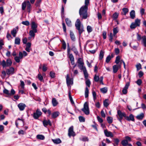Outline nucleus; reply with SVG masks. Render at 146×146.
<instances>
[{
	"label": "nucleus",
	"instance_id": "obj_1",
	"mask_svg": "<svg viewBox=\"0 0 146 146\" xmlns=\"http://www.w3.org/2000/svg\"><path fill=\"white\" fill-rule=\"evenodd\" d=\"M89 3V0H85V5L82 6L80 9L79 14L83 19H86L88 17V6Z\"/></svg>",
	"mask_w": 146,
	"mask_h": 146
},
{
	"label": "nucleus",
	"instance_id": "obj_2",
	"mask_svg": "<svg viewBox=\"0 0 146 146\" xmlns=\"http://www.w3.org/2000/svg\"><path fill=\"white\" fill-rule=\"evenodd\" d=\"M75 26L76 29L78 31L79 35H81L84 31L83 25L81 24L79 19H78L76 20L75 23Z\"/></svg>",
	"mask_w": 146,
	"mask_h": 146
},
{
	"label": "nucleus",
	"instance_id": "obj_3",
	"mask_svg": "<svg viewBox=\"0 0 146 146\" xmlns=\"http://www.w3.org/2000/svg\"><path fill=\"white\" fill-rule=\"evenodd\" d=\"M12 63V61L10 58L7 59L6 61L4 60H3L2 61H0V65H2L3 68L6 67L10 66Z\"/></svg>",
	"mask_w": 146,
	"mask_h": 146
},
{
	"label": "nucleus",
	"instance_id": "obj_4",
	"mask_svg": "<svg viewBox=\"0 0 146 146\" xmlns=\"http://www.w3.org/2000/svg\"><path fill=\"white\" fill-rule=\"evenodd\" d=\"M27 55V52L24 51L23 52H20L19 53V56H15L14 58L15 61L19 63L20 61V59H22L23 58V56H25Z\"/></svg>",
	"mask_w": 146,
	"mask_h": 146
},
{
	"label": "nucleus",
	"instance_id": "obj_5",
	"mask_svg": "<svg viewBox=\"0 0 146 146\" xmlns=\"http://www.w3.org/2000/svg\"><path fill=\"white\" fill-rule=\"evenodd\" d=\"M131 141V138L128 136L125 137V139L123 140L121 142V144L123 146H126L129 144L128 142H130Z\"/></svg>",
	"mask_w": 146,
	"mask_h": 146
},
{
	"label": "nucleus",
	"instance_id": "obj_6",
	"mask_svg": "<svg viewBox=\"0 0 146 146\" xmlns=\"http://www.w3.org/2000/svg\"><path fill=\"white\" fill-rule=\"evenodd\" d=\"M82 110L86 115H88L89 114L90 111L88 102H85L84 104V108L82 109Z\"/></svg>",
	"mask_w": 146,
	"mask_h": 146
},
{
	"label": "nucleus",
	"instance_id": "obj_7",
	"mask_svg": "<svg viewBox=\"0 0 146 146\" xmlns=\"http://www.w3.org/2000/svg\"><path fill=\"white\" fill-rule=\"evenodd\" d=\"M42 113L40 110L37 109L36 112L33 113V116L34 119H37L41 115Z\"/></svg>",
	"mask_w": 146,
	"mask_h": 146
},
{
	"label": "nucleus",
	"instance_id": "obj_8",
	"mask_svg": "<svg viewBox=\"0 0 146 146\" xmlns=\"http://www.w3.org/2000/svg\"><path fill=\"white\" fill-rule=\"evenodd\" d=\"M31 26L32 30H34L35 32H37V28L38 27L37 23L34 21H32L31 24Z\"/></svg>",
	"mask_w": 146,
	"mask_h": 146
},
{
	"label": "nucleus",
	"instance_id": "obj_9",
	"mask_svg": "<svg viewBox=\"0 0 146 146\" xmlns=\"http://www.w3.org/2000/svg\"><path fill=\"white\" fill-rule=\"evenodd\" d=\"M6 73L8 75H12L15 73V69L13 67L7 68L6 70Z\"/></svg>",
	"mask_w": 146,
	"mask_h": 146
},
{
	"label": "nucleus",
	"instance_id": "obj_10",
	"mask_svg": "<svg viewBox=\"0 0 146 146\" xmlns=\"http://www.w3.org/2000/svg\"><path fill=\"white\" fill-rule=\"evenodd\" d=\"M77 62L78 63V66L82 70L84 68H85V67H84L83 65L84 63L83 62L82 59L81 58H79L78 59Z\"/></svg>",
	"mask_w": 146,
	"mask_h": 146
},
{
	"label": "nucleus",
	"instance_id": "obj_11",
	"mask_svg": "<svg viewBox=\"0 0 146 146\" xmlns=\"http://www.w3.org/2000/svg\"><path fill=\"white\" fill-rule=\"evenodd\" d=\"M66 83L67 86H68L70 85L73 84V79L70 78L68 74H67L66 78Z\"/></svg>",
	"mask_w": 146,
	"mask_h": 146
},
{
	"label": "nucleus",
	"instance_id": "obj_12",
	"mask_svg": "<svg viewBox=\"0 0 146 146\" xmlns=\"http://www.w3.org/2000/svg\"><path fill=\"white\" fill-rule=\"evenodd\" d=\"M130 83L129 82H127L124 87L122 90V92L123 94H125L127 93V89L129 86Z\"/></svg>",
	"mask_w": 146,
	"mask_h": 146
},
{
	"label": "nucleus",
	"instance_id": "obj_13",
	"mask_svg": "<svg viewBox=\"0 0 146 146\" xmlns=\"http://www.w3.org/2000/svg\"><path fill=\"white\" fill-rule=\"evenodd\" d=\"M68 135L69 137L75 136V134L73 131V126H71L69 128L68 130Z\"/></svg>",
	"mask_w": 146,
	"mask_h": 146
},
{
	"label": "nucleus",
	"instance_id": "obj_14",
	"mask_svg": "<svg viewBox=\"0 0 146 146\" xmlns=\"http://www.w3.org/2000/svg\"><path fill=\"white\" fill-rule=\"evenodd\" d=\"M18 27H16L15 28H14L11 31V33L14 37L16 36V34L18 31Z\"/></svg>",
	"mask_w": 146,
	"mask_h": 146
},
{
	"label": "nucleus",
	"instance_id": "obj_15",
	"mask_svg": "<svg viewBox=\"0 0 146 146\" xmlns=\"http://www.w3.org/2000/svg\"><path fill=\"white\" fill-rule=\"evenodd\" d=\"M104 133L106 137H112L113 136L112 133L110 131H108L107 129L104 130Z\"/></svg>",
	"mask_w": 146,
	"mask_h": 146
},
{
	"label": "nucleus",
	"instance_id": "obj_16",
	"mask_svg": "<svg viewBox=\"0 0 146 146\" xmlns=\"http://www.w3.org/2000/svg\"><path fill=\"white\" fill-rule=\"evenodd\" d=\"M18 106L20 111H23L26 107V105L24 104L20 103L18 104Z\"/></svg>",
	"mask_w": 146,
	"mask_h": 146
},
{
	"label": "nucleus",
	"instance_id": "obj_17",
	"mask_svg": "<svg viewBox=\"0 0 146 146\" xmlns=\"http://www.w3.org/2000/svg\"><path fill=\"white\" fill-rule=\"evenodd\" d=\"M31 43L28 42L26 44V48H25V50L28 52H30V50L31 49Z\"/></svg>",
	"mask_w": 146,
	"mask_h": 146
},
{
	"label": "nucleus",
	"instance_id": "obj_18",
	"mask_svg": "<svg viewBox=\"0 0 146 146\" xmlns=\"http://www.w3.org/2000/svg\"><path fill=\"white\" fill-rule=\"evenodd\" d=\"M126 117V115L124 112H121L119 110V118L122 119L123 117Z\"/></svg>",
	"mask_w": 146,
	"mask_h": 146
},
{
	"label": "nucleus",
	"instance_id": "obj_19",
	"mask_svg": "<svg viewBox=\"0 0 146 146\" xmlns=\"http://www.w3.org/2000/svg\"><path fill=\"white\" fill-rule=\"evenodd\" d=\"M142 43L145 47H146V36H143L142 37Z\"/></svg>",
	"mask_w": 146,
	"mask_h": 146
},
{
	"label": "nucleus",
	"instance_id": "obj_20",
	"mask_svg": "<svg viewBox=\"0 0 146 146\" xmlns=\"http://www.w3.org/2000/svg\"><path fill=\"white\" fill-rule=\"evenodd\" d=\"M37 32H35L33 30H30L29 32V35L32 38H33L34 39V38L35 34V33H36Z\"/></svg>",
	"mask_w": 146,
	"mask_h": 146
},
{
	"label": "nucleus",
	"instance_id": "obj_21",
	"mask_svg": "<svg viewBox=\"0 0 146 146\" xmlns=\"http://www.w3.org/2000/svg\"><path fill=\"white\" fill-rule=\"evenodd\" d=\"M60 114V113L57 111L53 112L52 114V118H55L57 117Z\"/></svg>",
	"mask_w": 146,
	"mask_h": 146
},
{
	"label": "nucleus",
	"instance_id": "obj_22",
	"mask_svg": "<svg viewBox=\"0 0 146 146\" xmlns=\"http://www.w3.org/2000/svg\"><path fill=\"white\" fill-rule=\"evenodd\" d=\"M126 119L127 120L129 121L131 120L134 121L135 120L133 115L131 114H130L129 116L126 117Z\"/></svg>",
	"mask_w": 146,
	"mask_h": 146
},
{
	"label": "nucleus",
	"instance_id": "obj_23",
	"mask_svg": "<svg viewBox=\"0 0 146 146\" xmlns=\"http://www.w3.org/2000/svg\"><path fill=\"white\" fill-rule=\"evenodd\" d=\"M144 114L143 113H141L137 115L136 117V118L139 120H141L144 117Z\"/></svg>",
	"mask_w": 146,
	"mask_h": 146
},
{
	"label": "nucleus",
	"instance_id": "obj_24",
	"mask_svg": "<svg viewBox=\"0 0 146 146\" xmlns=\"http://www.w3.org/2000/svg\"><path fill=\"white\" fill-rule=\"evenodd\" d=\"M43 123L45 127H46L48 124L50 126L52 125L51 123L49 120L48 121H47L46 120H44L43 122Z\"/></svg>",
	"mask_w": 146,
	"mask_h": 146
},
{
	"label": "nucleus",
	"instance_id": "obj_25",
	"mask_svg": "<svg viewBox=\"0 0 146 146\" xmlns=\"http://www.w3.org/2000/svg\"><path fill=\"white\" fill-rule=\"evenodd\" d=\"M27 11L28 12L30 13L31 9V5L30 3V2L29 1H27Z\"/></svg>",
	"mask_w": 146,
	"mask_h": 146
},
{
	"label": "nucleus",
	"instance_id": "obj_26",
	"mask_svg": "<svg viewBox=\"0 0 146 146\" xmlns=\"http://www.w3.org/2000/svg\"><path fill=\"white\" fill-rule=\"evenodd\" d=\"M27 1H24L22 4V9L23 10H25L26 6H27Z\"/></svg>",
	"mask_w": 146,
	"mask_h": 146
},
{
	"label": "nucleus",
	"instance_id": "obj_27",
	"mask_svg": "<svg viewBox=\"0 0 146 146\" xmlns=\"http://www.w3.org/2000/svg\"><path fill=\"white\" fill-rule=\"evenodd\" d=\"M122 11V12H121V14L125 15L128 12L129 9L127 8H123Z\"/></svg>",
	"mask_w": 146,
	"mask_h": 146
},
{
	"label": "nucleus",
	"instance_id": "obj_28",
	"mask_svg": "<svg viewBox=\"0 0 146 146\" xmlns=\"http://www.w3.org/2000/svg\"><path fill=\"white\" fill-rule=\"evenodd\" d=\"M69 57L71 61L72 64H74V58L73 55L72 54H69Z\"/></svg>",
	"mask_w": 146,
	"mask_h": 146
},
{
	"label": "nucleus",
	"instance_id": "obj_29",
	"mask_svg": "<svg viewBox=\"0 0 146 146\" xmlns=\"http://www.w3.org/2000/svg\"><path fill=\"white\" fill-rule=\"evenodd\" d=\"M130 17L132 19H134L135 17V12L134 10H132L130 13Z\"/></svg>",
	"mask_w": 146,
	"mask_h": 146
},
{
	"label": "nucleus",
	"instance_id": "obj_30",
	"mask_svg": "<svg viewBox=\"0 0 146 146\" xmlns=\"http://www.w3.org/2000/svg\"><path fill=\"white\" fill-rule=\"evenodd\" d=\"M122 64L123 65L124 68H125V64L123 60L120 59L119 56V69Z\"/></svg>",
	"mask_w": 146,
	"mask_h": 146
},
{
	"label": "nucleus",
	"instance_id": "obj_31",
	"mask_svg": "<svg viewBox=\"0 0 146 146\" xmlns=\"http://www.w3.org/2000/svg\"><path fill=\"white\" fill-rule=\"evenodd\" d=\"M82 70L84 72V76L86 79H87L88 76V74L87 72V70L85 68H84L83 69H82Z\"/></svg>",
	"mask_w": 146,
	"mask_h": 146
},
{
	"label": "nucleus",
	"instance_id": "obj_32",
	"mask_svg": "<svg viewBox=\"0 0 146 146\" xmlns=\"http://www.w3.org/2000/svg\"><path fill=\"white\" fill-rule=\"evenodd\" d=\"M52 103L54 106H56L58 104V102L56 99L54 98L52 99Z\"/></svg>",
	"mask_w": 146,
	"mask_h": 146
},
{
	"label": "nucleus",
	"instance_id": "obj_33",
	"mask_svg": "<svg viewBox=\"0 0 146 146\" xmlns=\"http://www.w3.org/2000/svg\"><path fill=\"white\" fill-rule=\"evenodd\" d=\"M52 141L54 143L56 144L60 143L61 142V141L59 138L55 139H52Z\"/></svg>",
	"mask_w": 146,
	"mask_h": 146
},
{
	"label": "nucleus",
	"instance_id": "obj_34",
	"mask_svg": "<svg viewBox=\"0 0 146 146\" xmlns=\"http://www.w3.org/2000/svg\"><path fill=\"white\" fill-rule=\"evenodd\" d=\"M113 72L114 73H116L118 69V66L117 65H114L113 67Z\"/></svg>",
	"mask_w": 146,
	"mask_h": 146
},
{
	"label": "nucleus",
	"instance_id": "obj_35",
	"mask_svg": "<svg viewBox=\"0 0 146 146\" xmlns=\"http://www.w3.org/2000/svg\"><path fill=\"white\" fill-rule=\"evenodd\" d=\"M101 92L103 94L106 93L108 91V88L106 87H105L100 89Z\"/></svg>",
	"mask_w": 146,
	"mask_h": 146
},
{
	"label": "nucleus",
	"instance_id": "obj_36",
	"mask_svg": "<svg viewBox=\"0 0 146 146\" xmlns=\"http://www.w3.org/2000/svg\"><path fill=\"white\" fill-rule=\"evenodd\" d=\"M20 42V39L18 37H16L15 38V44H19Z\"/></svg>",
	"mask_w": 146,
	"mask_h": 146
},
{
	"label": "nucleus",
	"instance_id": "obj_37",
	"mask_svg": "<svg viewBox=\"0 0 146 146\" xmlns=\"http://www.w3.org/2000/svg\"><path fill=\"white\" fill-rule=\"evenodd\" d=\"M70 36L71 39L73 41H74L75 40L74 35L73 33L71 31L70 32Z\"/></svg>",
	"mask_w": 146,
	"mask_h": 146
},
{
	"label": "nucleus",
	"instance_id": "obj_38",
	"mask_svg": "<svg viewBox=\"0 0 146 146\" xmlns=\"http://www.w3.org/2000/svg\"><path fill=\"white\" fill-rule=\"evenodd\" d=\"M140 20L138 19H135V22H134L137 26H139L140 24Z\"/></svg>",
	"mask_w": 146,
	"mask_h": 146
},
{
	"label": "nucleus",
	"instance_id": "obj_39",
	"mask_svg": "<svg viewBox=\"0 0 146 146\" xmlns=\"http://www.w3.org/2000/svg\"><path fill=\"white\" fill-rule=\"evenodd\" d=\"M66 24L69 27L71 26V21L68 18L66 19Z\"/></svg>",
	"mask_w": 146,
	"mask_h": 146
},
{
	"label": "nucleus",
	"instance_id": "obj_40",
	"mask_svg": "<svg viewBox=\"0 0 146 146\" xmlns=\"http://www.w3.org/2000/svg\"><path fill=\"white\" fill-rule=\"evenodd\" d=\"M38 78L40 81L42 82L44 81L43 77L39 73L38 74Z\"/></svg>",
	"mask_w": 146,
	"mask_h": 146
},
{
	"label": "nucleus",
	"instance_id": "obj_41",
	"mask_svg": "<svg viewBox=\"0 0 146 146\" xmlns=\"http://www.w3.org/2000/svg\"><path fill=\"white\" fill-rule=\"evenodd\" d=\"M37 139L40 140H43L44 139V136L42 135H38L36 136Z\"/></svg>",
	"mask_w": 146,
	"mask_h": 146
},
{
	"label": "nucleus",
	"instance_id": "obj_42",
	"mask_svg": "<svg viewBox=\"0 0 146 146\" xmlns=\"http://www.w3.org/2000/svg\"><path fill=\"white\" fill-rule=\"evenodd\" d=\"M89 90L88 88L86 87L85 92V97L86 98H87L88 96Z\"/></svg>",
	"mask_w": 146,
	"mask_h": 146
},
{
	"label": "nucleus",
	"instance_id": "obj_43",
	"mask_svg": "<svg viewBox=\"0 0 146 146\" xmlns=\"http://www.w3.org/2000/svg\"><path fill=\"white\" fill-rule=\"evenodd\" d=\"M108 99H106L104 102V106L105 107H107L109 105V104H108Z\"/></svg>",
	"mask_w": 146,
	"mask_h": 146
},
{
	"label": "nucleus",
	"instance_id": "obj_44",
	"mask_svg": "<svg viewBox=\"0 0 146 146\" xmlns=\"http://www.w3.org/2000/svg\"><path fill=\"white\" fill-rule=\"evenodd\" d=\"M87 30L88 33H90L92 31V27L89 25H88L87 26Z\"/></svg>",
	"mask_w": 146,
	"mask_h": 146
},
{
	"label": "nucleus",
	"instance_id": "obj_45",
	"mask_svg": "<svg viewBox=\"0 0 146 146\" xmlns=\"http://www.w3.org/2000/svg\"><path fill=\"white\" fill-rule=\"evenodd\" d=\"M113 58V56L111 57L110 56H108L106 59V62L107 63H108L111 59V58Z\"/></svg>",
	"mask_w": 146,
	"mask_h": 146
},
{
	"label": "nucleus",
	"instance_id": "obj_46",
	"mask_svg": "<svg viewBox=\"0 0 146 146\" xmlns=\"http://www.w3.org/2000/svg\"><path fill=\"white\" fill-rule=\"evenodd\" d=\"M137 25H136L134 23V22H133L131 23V24L130 26V27L131 29H135L137 27Z\"/></svg>",
	"mask_w": 146,
	"mask_h": 146
},
{
	"label": "nucleus",
	"instance_id": "obj_47",
	"mask_svg": "<svg viewBox=\"0 0 146 146\" xmlns=\"http://www.w3.org/2000/svg\"><path fill=\"white\" fill-rule=\"evenodd\" d=\"M104 55V52L102 50L100 51V53L99 58L100 60H102L103 58Z\"/></svg>",
	"mask_w": 146,
	"mask_h": 146
},
{
	"label": "nucleus",
	"instance_id": "obj_48",
	"mask_svg": "<svg viewBox=\"0 0 146 146\" xmlns=\"http://www.w3.org/2000/svg\"><path fill=\"white\" fill-rule=\"evenodd\" d=\"M113 36H115V35L118 32V27H116L115 28H114L113 29Z\"/></svg>",
	"mask_w": 146,
	"mask_h": 146
},
{
	"label": "nucleus",
	"instance_id": "obj_49",
	"mask_svg": "<svg viewBox=\"0 0 146 146\" xmlns=\"http://www.w3.org/2000/svg\"><path fill=\"white\" fill-rule=\"evenodd\" d=\"M107 120L108 123H110L112 122V118L111 117H108L107 118Z\"/></svg>",
	"mask_w": 146,
	"mask_h": 146
},
{
	"label": "nucleus",
	"instance_id": "obj_50",
	"mask_svg": "<svg viewBox=\"0 0 146 146\" xmlns=\"http://www.w3.org/2000/svg\"><path fill=\"white\" fill-rule=\"evenodd\" d=\"M55 73L51 71L50 72V76L52 78H54L55 77Z\"/></svg>",
	"mask_w": 146,
	"mask_h": 146
},
{
	"label": "nucleus",
	"instance_id": "obj_51",
	"mask_svg": "<svg viewBox=\"0 0 146 146\" xmlns=\"http://www.w3.org/2000/svg\"><path fill=\"white\" fill-rule=\"evenodd\" d=\"M79 121L80 122H84L85 121V118L82 116H80L79 117Z\"/></svg>",
	"mask_w": 146,
	"mask_h": 146
},
{
	"label": "nucleus",
	"instance_id": "obj_52",
	"mask_svg": "<svg viewBox=\"0 0 146 146\" xmlns=\"http://www.w3.org/2000/svg\"><path fill=\"white\" fill-rule=\"evenodd\" d=\"M72 50L74 52L76 55L78 54V52L75 47H73L72 49Z\"/></svg>",
	"mask_w": 146,
	"mask_h": 146
},
{
	"label": "nucleus",
	"instance_id": "obj_53",
	"mask_svg": "<svg viewBox=\"0 0 146 146\" xmlns=\"http://www.w3.org/2000/svg\"><path fill=\"white\" fill-rule=\"evenodd\" d=\"M47 65L46 64H43V66L42 68V70L44 71L45 72L47 69V68L46 67Z\"/></svg>",
	"mask_w": 146,
	"mask_h": 146
},
{
	"label": "nucleus",
	"instance_id": "obj_54",
	"mask_svg": "<svg viewBox=\"0 0 146 146\" xmlns=\"http://www.w3.org/2000/svg\"><path fill=\"white\" fill-rule=\"evenodd\" d=\"M22 23L25 25L28 26L30 25V23L28 21H23Z\"/></svg>",
	"mask_w": 146,
	"mask_h": 146
},
{
	"label": "nucleus",
	"instance_id": "obj_55",
	"mask_svg": "<svg viewBox=\"0 0 146 146\" xmlns=\"http://www.w3.org/2000/svg\"><path fill=\"white\" fill-rule=\"evenodd\" d=\"M118 17V15L117 13H115L113 15V19L116 20Z\"/></svg>",
	"mask_w": 146,
	"mask_h": 146
},
{
	"label": "nucleus",
	"instance_id": "obj_56",
	"mask_svg": "<svg viewBox=\"0 0 146 146\" xmlns=\"http://www.w3.org/2000/svg\"><path fill=\"white\" fill-rule=\"evenodd\" d=\"M142 83V82L141 79H138L136 82V83L139 86H140Z\"/></svg>",
	"mask_w": 146,
	"mask_h": 146
},
{
	"label": "nucleus",
	"instance_id": "obj_57",
	"mask_svg": "<svg viewBox=\"0 0 146 146\" xmlns=\"http://www.w3.org/2000/svg\"><path fill=\"white\" fill-rule=\"evenodd\" d=\"M3 92L6 94L10 95V94L9 91L6 89H5L3 90Z\"/></svg>",
	"mask_w": 146,
	"mask_h": 146
},
{
	"label": "nucleus",
	"instance_id": "obj_58",
	"mask_svg": "<svg viewBox=\"0 0 146 146\" xmlns=\"http://www.w3.org/2000/svg\"><path fill=\"white\" fill-rule=\"evenodd\" d=\"M94 79L95 81L98 82L99 81V78L98 76L95 75L94 77Z\"/></svg>",
	"mask_w": 146,
	"mask_h": 146
},
{
	"label": "nucleus",
	"instance_id": "obj_59",
	"mask_svg": "<svg viewBox=\"0 0 146 146\" xmlns=\"http://www.w3.org/2000/svg\"><path fill=\"white\" fill-rule=\"evenodd\" d=\"M136 67L137 69V70H140L141 69V65L139 63L138 64H137L136 65Z\"/></svg>",
	"mask_w": 146,
	"mask_h": 146
},
{
	"label": "nucleus",
	"instance_id": "obj_60",
	"mask_svg": "<svg viewBox=\"0 0 146 146\" xmlns=\"http://www.w3.org/2000/svg\"><path fill=\"white\" fill-rule=\"evenodd\" d=\"M69 99L70 100L71 103L72 104H74V102L73 101L72 98L71 96L70 93H69Z\"/></svg>",
	"mask_w": 146,
	"mask_h": 146
},
{
	"label": "nucleus",
	"instance_id": "obj_61",
	"mask_svg": "<svg viewBox=\"0 0 146 146\" xmlns=\"http://www.w3.org/2000/svg\"><path fill=\"white\" fill-rule=\"evenodd\" d=\"M41 0H37L36 2L35 5L36 6H39L40 5V3Z\"/></svg>",
	"mask_w": 146,
	"mask_h": 146
},
{
	"label": "nucleus",
	"instance_id": "obj_62",
	"mask_svg": "<svg viewBox=\"0 0 146 146\" xmlns=\"http://www.w3.org/2000/svg\"><path fill=\"white\" fill-rule=\"evenodd\" d=\"M21 82V84L20 86L21 87V88L23 89L24 88V86H25V84L24 82L23 81L21 80L20 81Z\"/></svg>",
	"mask_w": 146,
	"mask_h": 146
},
{
	"label": "nucleus",
	"instance_id": "obj_63",
	"mask_svg": "<svg viewBox=\"0 0 146 146\" xmlns=\"http://www.w3.org/2000/svg\"><path fill=\"white\" fill-rule=\"evenodd\" d=\"M1 74H2L1 76L2 77H3L4 78L5 77V76H6V74H7L6 73V72H5V71H4V70H3Z\"/></svg>",
	"mask_w": 146,
	"mask_h": 146
},
{
	"label": "nucleus",
	"instance_id": "obj_64",
	"mask_svg": "<svg viewBox=\"0 0 146 146\" xmlns=\"http://www.w3.org/2000/svg\"><path fill=\"white\" fill-rule=\"evenodd\" d=\"M86 84L87 86L88 87H90V82L89 80H87L86 82Z\"/></svg>",
	"mask_w": 146,
	"mask_h": 146
}]
</instances>
